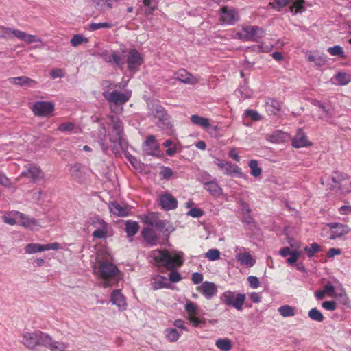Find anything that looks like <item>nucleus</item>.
I'll list each match as a JSON object with an SVG mask.
<instances>
[{
  "instance_id": "1",
  "label": "nucleus",
  "mask_w": 351,
  "mask_h": 351,
  "mask_svg": "<svg viewBox=\"0 0 351 351\" xmlns=\"http://www.w3.org/2000/svg\"><path fill=\"white\" fill-rule=\"evenodd\" d=\"M93 269L94 274L102 279L101 284L104 287L114 286L122 278L117 267L108 261H98Z\"/></svg>"
},
{
  "instance_id": "2",
  "label": "nucleus",
  "mask_w": 351,
  "mask_h": 351,
  "mask_svg": "<svg viewBox=\"0 0 351 351\" xmlns=\"http://www.w3.org/2000/svg\"><path fill=\"white\" fill-rule=\"evenodd\" d=\"M183 253L182 252H169L167 250H155L152 256L154 261L169 270H172L183 264Z\"/></svg>"
},
{
  "instance_id": "3",
  "label": "nucleus",
  "mask_w": 351,
  "mask_h": 351,
  "mask_svg": "<svg viewBox=\"0 0 351 351\" xmlns=\"http://www.w3.org/2000/svg\"><path fill=\"white\" fill-rule=\"evenodd\" d=\"M265 33V30L261 27L242 25L234 29L232 38L243 41L258 42Z\"/></svg>"
},
{
  "instance_id": "4",
  "label": "nucleus",
  "mask_w": 351,
  "mask_h": 351,
  "mask_svg": "<svg viewBox=\"0 0 351 351\" xmlns=\"http://www.w3.org/2000/svg\"><path fill=\"white\" fill-rule=\"evenodd\" d=\"M47 335L40 330H25L21 335V343L26 348L36 351L38 346H43Z\"/></svg>"
},
{
  "instance_id": "5",
  "label": "nucleus",
  "mask_w": 351,
  "mask_h": 351,
  "mask_svg": "<svg viewBox=\"0 0 351 351\" xmlns=\"http://www.w3.org/2000/svg\"><path fill=\"white\" fill-rule=\"evenodd\" d=\"M102 95L110 104L112 110L117 112L115 108L125 104L129 101L132 96V91L128 90L125 92H119L118 90H113L112 92L104 91Z\"/></svg>"
},
{
  "instance_id": "6",
  "label": "nucleus",
  "mask_w": 351,
  "mask_h": 351,
  "mask_svg": "<svg viewBox=\"0 0 351 351\" xmlns=\"http://www.w3.org/2000/svg\"><path fill=\"white\" fill-rule=\"evenodd\" d=\"M149 117L157 126L164 128L168 127L169 117L165 108L157 104H151L148 112Z\"/></svg>"
},
{
  "instance_id": "7",
  "label": "nucleus",
  "mask_w": 351,
  "mask_h": 351,
  "mask_svg": "<svg viewBox=\"0 0 351 351\" xmlns=\"http://www.w3.org/2000/svg\"><path fill=\"white\" fill-rule=\"evenodd\" d=\"M110 123L108 135L110 141L114 144H121L123 135V125L120 119L114 115L109 116Z\"/></svg>"
},
{
  "instance_id": "8",
  "label": "nucleus",
  "mask_w": 351,
  "mask_h": 351,
  "mask_svg": "<svg viewBox=\"0 0 351 351\" xmlns=\"http://www.w3.org/2000/svg\"><path fill=\"white\" fill-rule=\"evenodd\" d=\"M245 299V294L237 293L231 291H226L221 295V300L225 304L233 306L238 311L243 309Z\"/></svg>"
},
{
  "instance_id": "9",
  "label": "nucleus",
  "mask_w": 351,
  "mask_h": 351,
  "mask_svg": "<svg viewBox=\"0 0 351 351\" xmlns=\"http://www.w3.org/2000/svg\"><path fill=\"white\" fill-rule=\"evenodd\" d=\"M11 33L14 36H16L21 40L24 41L25 43L28 45L34 43L42 42L41 38L36 35L29 34L25 32H22L18 29L11 30L9 28H5L1 27V37H8Z\"/></svg>"
},
{
  "instance_id": "10",
  "label": "nucleus",
  "mask_w": 351,
  "mask_h": 351,
  "mask_svg": "<svg viewBox=\"0 0 351 351\" xmlns=\"http://www.w3.org/2000/svg\"><path fill=\"white\" fill-rule=\"evenodd\" d=\"M219 21L223 25H232L239 20L238 12L232 8L223 6L219 10Z\"/></svg>"
},
{
  "instance_id": "11",
  "label": "nucleus",
  "mask_w": 351,
  "mask_h": 351,
  "mask_svg": "<svg viewBox=\"0 0 351 351\" xmlns=\"http://www.w3.org/2000/svg\"><path fill=\"white\" fill-rule=\"evenodd\" d=\"M91 226L95 229L93 236L97 239H105L109 231V225L102 219L93 218L90 223Z\"/></svg>"
},
{
  "instance_id": "12",
  "label": "nucleus",
  "mask_w": 351,
  "mask_h": 351,
  "mask_svg": "<svg viewBox=\"0 0 351 351\" xmlns=\"http://www.w3.org/2000/svg\"><path fill=\"white\" fill-rule=\"evenodd\" d=\"M25 170L21 173V176L28 178L31 182L35 183L44 178V173L40 168L34 164L25 165Z\"/></svg>"
},
{
  "instance_id": "13",
  "label": "nucleus",
  "mask_w": 351,
  "mask_h": 351,
  "mask_svg": "<svg viewBox=\"0 0 351 351\" xmlns=\"http://www.w3.org/2000/svg\"><path fill=\"white\" fill-rule=\"evenodd\" d=\"M335 184H338L339 189L343 193L351 192V181L348 179L346 174L335 172L331 178Z\"/></svg>"
},
{
  "instance_id": "14",
  "label": "nucleus",
  "mask_w": 351,
  "mask_h": 351,
  "mask_svg": "<svg viewBox=\"0 0 351 351\" xmlns=\"http://www.w3.org/2000/svg\"><path fill=\"white\" fill-rule=\"evenodd\" d=\"M32 110L36 116L47 117L54 110V104L48 101H36L33 104Z\"/></svg>"
},
{
  "instance_id": "15",
  "label": "nucleus",
  "mask_w": 351,
  "mask_h": 351,
  "mask_svg": "<svg viewBox=\"0 0 351 351\" xmlns=\"http://www.w3.org/2000/svg\"><path fill=\"white\" fill-rule=\"evenodd\" d=\"M216 165L220 168L223 173L228 176H237L239 177H243V173L241 169L237 165H233L230 162H223L219 160H217L215 162Z\"/></svg>"
},
{
  "instance_id": "16",
  "label": "nucleus",
  "mask_w": 351,
  "mask_h": 351,
  "mask_svg": "<svg viewBox=\"0 0 351 351\" xmlns=\"http://www.w3.org/2000/svg\"><path fill=\"white\" fill-rule=\"evenodd\" d=\"M331 230L330 239L333 240L337 237H342L348 232H350V229L346 225L339 223H328L326 225Z\"/></svg>"
},
{
  "instance_id": "17",
  "label": "nucleus",
  "mask_w": 351,
  "mask_h": 351,
  "mask_svg": "<svg viewBox=\"0 0 351 351\" xmlns=\"http://www.w3.org/2000/svg\"><path fill=\"white\" fill-rule=\"evenodd\" d=\"M143 58L135 49H130L127 58L128 67L130 71L136 70L142 64Z\"/></svg>"
},
{
  "instance_id": "18",
  "label": "nucleus",
  "mask_w": 351,
  "mask_h": 351,
  "mask_svg": "<svg viewBox=\"0 0 351 351\" xmlns=\"http://www.w3.org/2000/svg\"><path fill=\"white\" fill-rule=\"evenodd\" d=\"M43 346L50 351H66L68 344L63 341H56L47 334Z\"/></svg>"
},
{
  "instance_id": "19",
  "label": "nucleus",
  "mask_w": 351,
  "mask_h": 351,
  "mask_svg": "<svg viewBox=\"0 0 351 351\" xmlns=\"http://www.w3.org/2000/svg\"><path fill=\"white\" fill-rule=\"evenodd\" d=\"M110 302L116 305L119 311H125L127 306L125 298L120 290H114L110 295Z\"/></svg>"
},
{
  "instance_id": "20",
  "label": "nucleus",
  "mask_w": 351,
  "mask_h": 351,
  "mask_svg": "<svg viewBox=\"0 0 351 351\" xmlns=\"http://www.w3.org/2000/svg\"><path fill=\"white\" fill-rule=\"evenodd\" d=\"M243 252H240L237 254L236 259L239 263V264L242 266H245L247 267H251L254 265L256 263V260L252 257V256L245 250V248H243Z\"/></svg>"
},
{
  "instance_id": "21",
  "label": "nucleus",
  "mask_w": 351,
  "mask_h": 351,
  "mask_svg": "<svg viewBox=\"0 0 351 351\" xmlns=\"http://www.w3.org/2000/svg\"><path fill=\"white\" fill-rule=\"evenodd\" d=\"M175 79L186 84H195L198 82V79L188 73L185 69H180L175 73Z\"/></svg>"
},
{
  "instance_id": "22",
  "label": "nucleus",
  "mask_w": 351,
  "mask_h": 351,
  "mask_svg": "<svg viewBox=\"0 0 351 351\" xmlns=\"http://www.w3.org/2000/svg\"><path fill=\"white\" fill-rule=\"evenodd\" d=\"M198 289L207 299L213 298L217 291L215 284L208 281L204 282Z\"/></svg>"
},
{
  "instance_id": "23",
  "label": "nucleus",
  "mask_w": 351,
  "mask_h": 351,
  "mask_svg": "<svg viewBox=\"0 0 351 351\" xmlns=\"http://www.w3.org/2000/svg\"><path fill=\"white\" fill-rule=\"evenodd\" d=\"M109 209L110 212L119 217H125L128 215L130 208L126 206H121L116 202H110Z\"/></svg>"
},
{
  "instance_id": "24",
  "label": "nucleus",
  "mask_w": 351,
  "mask_h": 351,
  "mask_svg": "<svg viewBox=\"0 0 351 351\" xmlns=\"http://www.w3.org/2000/svg\"><path fill=\"white\" fill-rule=\"evenodd\" d=\"M160 202L162 207L167 210H173L177 207V200L169 193L161 195Z\"/></svg>"
},
{
  "instance_id": "25",
  "label": "nucleus",
  "mask_w": 351,
  "mask_h": 351,
  "mask_svg": "<svg viewBox=\"0 0 351 351\" xmlns=\"http://www.w3.org/2000/svg\"><path fill=\"white\" fill-rule=\"evenodd\" d=\"M204 189L212 196L217 197L223 194L222 188L217 183L216 180L207 182L204 184Z\"/></svg>"
},
{
  "instance_id": "26",
  "label": "nucleus",
  "mask_w": 351,
  "mask_h": 351,
  "mask_svg": "<svg viewBox=\"0 0 351 351\" xmlns=\"http://www.w3.org/2000/svg\"><path fill=\"white\" fill-rule=\"evenodd\" d=\"M282 103L278 100L268 98L265 101L266 110L269 114H276L282 109Z\"/></svg>"
},
{
  "instance_id": "27",
  "label": "nucleus",
  "mask_w": 351,
  "mask_h": 351,
  "mask_svg": "<svg viewBox=\"0 0 351 351\" xmlns=\"http://www.w3.org/2000/svg\"><path fill=\"white\" fill-rule=\"evenodd\" d=\"M23 217V214L22 213L12 210L3 217V220L6 223L10 225L20 224L21 219Z\"/></svg>"
},
{
  "instance_id": "28",
  "label": "nucleus",
  "mask_w": 351,
  "mask_h": 351,
  "mask_svg": "<svg viewBox=\"0 0 351 351\" xmlns=\"http://www.w3.org/2000/svg\"><path fill=\"white\" fill-rule=\"evenodd\" d=\"M142 236L146 242L151 245H156L158 237L155 232L150 228H145L142 231Z\"/></svg>"
},
{
  "instance_id": "29",
  "label": "nucleus",
  "mask_w": 351,
  "mask_h": 351,
  "mask_svg": "<svg viewBox=\"0 0 351 351\" xmlns=\"http://www.w3.org/2000/svg\"><path fill=\"white\" fill-rule=\"evenodd\" d=\"M309 145L306 136L302 131L297 133L292 141V145L296 148L306 147Z\"/></svg>"
},
{
  "instance_id": "30",
  "label": "nucleus",
  "mask_w": 351,
  "mask_h": 351,
  "mask_svg": "<svg viewBox=\"0 0 351 351\" xmlns=\"http://www.w3.org/2000/svg\"><path fill=\"white\" fill-rule=\"evenodd\" d=\"M158 146L156 143L154 136L150 135L147 136L145 142V151L147 154L154 155L158 150Z\"/></svg>"
},
{
  "instance_id": "31",
  "label": "nucleus",
  "mask_w": 351,
  "mask_h": 351,
  "mask_svg": "<svg viewBox=\"0 0 351 351\" xmlns=\"http://www.w3.org/2000/svg\"><path fill=\"white\" fill-rule=\"evenodd\" d=\"M152 287L154 289H160L162 288H169L170 283L169 280L162 276H156L152 280Z\"/></svg>"
},
{
  "instance_id": "32",
  "label": "nucleus",
  "mask_w": 351,
  "mask_h": 351,
  "mask_svg": "<svg viewBox=\"0 0 351 351\" xmlns=\"http://www.w3.org/2000/svg\"><path fill=\"white\" fill-rule=\"evenodd\" d=\"M20 225L30 230H35L36 228L40 227L35 218L26 217L24 214L23 217L21 219Z\"/></svg>"
},
{
  "instance_id": "33",
  "label": "nucleus",
  "mask_w": 351,
  "mask_h": 351,
  "mask_svg": "<svg viewBox=\"0 0 351 351\" xmlns=\"http://www.w3.org/2000/svg\"><path fill=\"white\" fill-rule=\"evenodd\" d=\"M10 82L19 86L27 85L32 86L36 84V81L26 76H21L17 77H12Z\"/></svg>"
},
{
  "instance_id": "34",
  "label": "nucleus",
  "mask_w": 351,
  "mask_h": 351,
  "mask_svg": "<svg viewBox=\"0 0 351 351\" xmlns=\"http://www.w3.org/2000/svg\"><path fill=\"white\" fill-rule=\"evenodd\" d=\"M167 339L169 342H176L181 336V332L176 328H168L165 330Z\"/></svg>"
},
{
  "instance_id": "35",
  "label": "nucleus",
  "mask_w": 351,
  "mask_h": 351,
  "mask_svg": "<svg viewBox=\"0 0 351 351\" xmlns=\"http://www.w3.org/2000/svg\"><path fill=\"white\" fill-rule=\"evenodd\" d=\"M191 121L193 124L204 128H208L210 125V120L208 119L200 117L197 114L192 115L191 117Z\"/></svg>"
},
{
  "instance_id": "36",
  "label": "nucleus",
  "mask_w": 351,
  "mask_h": 351,
  "mask_svg": "<svg viewBox=\"0 0 351 351\" xmlns=\"http://www.w3.org/2000/svg\"><path fill=\"white\" fill-rule=\"evenodd\" d=\"M215 345L221 351H230L232 348V342L228 338L217 339Z\"/></svg>"
},
{
  "instance_id": "37",
  "label": "nucleus",
  "mask_w": 351,
  "mask_h": 351,
  "mask_svg": "<svg viewBox=\"0 0 351 351\" xmlns=\"http://www.w3.org/2000/svg\"><path fill=\"white\" fill-rule=\"evenodd\" d=\"M25 252L26 254H35L44 251V245L32 243L25 245Z\"/></svg>"
},
{
  "instance_id": "38",
  "label": "nucleus",
  "mask_w": 351,
  "mask_h": 351,
  "mask_svg": "<svg viewBox=\"0 0 351 351\" xmlns=\"http://www.w3.org/2000/svg\"><path fill=\"white\" fill-rule=\"evenodd\" d=\"M290 245H291V247L294 248V250H292V252L290 254V256L287 259V262L289 264L292 265V264H294L295 263H296V261H298V259L299 258V257L301 255V252L298 250V248L300 247L299 244L291 243Z\"/></svg>"
},
{
  "instance_id": "39",
  "label": "nucleus",
  "mask_w": 351,
  "mask_h": 351,
  "mask_svg": "<svg viewBox=\"0 0 351 351\" xmlns=\"http://www.w3.org/2000/svg\"><path fill=\"white\" fill-rule=\"evenodd\" d=\"M139 229V226L136 221H127L125 224V231L128 236L131 237L135 235Z\"/></svg>"
},
{
  "instance_id": "40",
  "label": "nucleus",
  "mask_w": 351,
  "mask_h": 351,
  "mask_svg": "<svg viewBox=\"0 0 351 351\" xmlns=\"http://www.w3.org/2000/svg\"><path fill=\"white\" fill-rule=\"evenodd\" d=\"M106 137V127L104 125H101L100 128L99 129L98 139H99V143L104 152H106L108 149V146L105 143Z\"/></svg>"
},
{
  "instance_id": "41",
  "label": "nucleus",
  "mask_w": 351,
  "mask_h": 351,
  "mask_svg": "<svg viewBox=\"0 0 351 351\" xmlns=\"http://www.w3.org/2000/svg\"><path fill=\"white\" fill-rule=\"evenodd\" d=\"M82 166L80 163H75L71 166L70 173L75 180H80L82 178Z\"/></svg>"
},
{
  "instance_id": "42",
  "label": "nucleus",
  "mask_w": 351,
  "mask_h": 351,
  "mask_svg": "<svg viewBox=\"0 0 351 351\" xmlns=\"http://www.w3.org/2000/svg\"><path fill=\"white\" fill-rule=\"evenodd\" d=\"M304 0H295L290 6V11L293 12L295 14L302 12L305 10L304 6Z\"/></svg>"
},
{
  "instance_id": "43",
  "label": "nucleus",
  "mask_w": 351,
  "mask_h": 351,
  "mask_svg": "<svg viewBox=\"0 0 351 351\" xmlns=\"http://www.w3.org/2000/svg\"><path fill=\"white\" fill-rule=\"evenodd\" d=\"M335 79L339 85L344 86L351 82V75L346 73L339 72L336 75Z\"/></svg>"
},
{
  "instance_id": "44",
  "label": "nucleus",
  "mask_w": 351,
  "mask_h": 351,
  "mask_svg": "<svg viewBox=\"0 0 351 351\" xmlns=\"http://www.w3.org/2000/svg\"><path fill=\"white\" fill-rule=\"evenodd\" d=\"M308 317L311 319L317 322H322L324 319L323 314L317 308H311L308 311Z\"/></svg>"
},
{
  "instance_id": "45",
  "label": "nucleus",
  "mask_w": 351,
  "mask_h": 351,
  "mask_svg": "<svg viewBox=\"0 0 351 351\" xmlns=\"http://www.w3.org/2000/svg\"><path fill=\"white\" fill-rule=\"evenodd\" d=\"M289 3V0H274L273 2H269L268 6L279 12Z\"/></svg>"
},
{
  "instance_id": "46",
  "label": "nucleus",
  "mask_w": 351,
  "mask_h": 351,
  "mask_svg": "<svg viewBox=\"0 0 351 351\" xmlns=\"http://www.w3.org/2000/svg\"><path fill=\"white\" fill-rule=\"evenodd\" d=\"M249 167L250 168V170H251V174L254 176V177H258L261 175L262 173V169L261 167H259L258 166V161L256 160H252L250 161L249 162Z\"/></svg>"
},
{
  "instance_id": "47",
  "label": "nucleus",
  "mask_w": 351,
  "mask_h": 351,
  "mask_svg": "<svg viewBox=\"0 0 351 351\" xmlns=\"http://www.w3.org/2000/svg\"><path fill=\"white\" fill-rule=\"evenodd\" d=\"M306 56L309 62H314L316 65L321 66L325 62V59L322 56H315L311 52H306Z\"/></svg>"
},
{
  "instance_id": "48",
  "label": "nucleus",
  "mask_w": 351,
  "mask_h": 351,
  "mask_svg": "<svg viewBox=\"0 0 351 351\" xmlns=\"http://www.w3.org/2000/svg\"><path fill=\"white\" fill-rule=\"evenodd\" d=\"M278 312L283 317H292L295 315V309L289 305H284L278 308Z\"/></svg>"
},
{
  "instance_id": "49",
  "label": "nucleus",
  "mask_w": 351,
  "mask_h": 351,
  "mask_svg": "<svg viewBox=\"0 0 351 351\" xmlns=\"http://www.w3.org/2000/svg\"><path fill=\"white\" fill-rule=\"evenodd\" d=\"M187 319L194 327H202L206 324V319L204 318H199L197 315L187 316Z\"/></svg>"
},
{
  "instance_id": "50",
  "label": "nucleus",
  "mask_w": 351,
  "mask_h": 351,
  "mask_svg": "<svg viewBox=\"0 0 351 351\" xmlns=\"http://www.w3.org/2000/svg\"><path fill=\"white\" fill-rule=\"evenodd\" d=\"M320 250L321 247L317 243H313L311 246H306L304 247V251L310 258L313 257L315 253L319 252Z\"/></svg>"
},
{
  "instance_id": "51",
  "label": "nucleus",
  "mask_w": 351,
  "mask_h": 351,
  "mask_svg": "<svg viewBox=\"0 0 351 351\" xmlns=\"http://www.w3.org/2000/svg\"><path fill=\"white\" fill-rule=\"evenodd\" d=\"M112 63H114L119 69H123L124 64L123 58L121 57V55L119 54L118 52L115 51H112Z\"/></svg>"
},
{
  "instance_id": "52",
  "label": "nucleus",
  "mask_w": 351,
  "mask_h": 351,
  "mask_svg": "<svg viewBox=\"0 0 351 351\" xmlns=\"http://www.w3.org/2000/svg\"><path fill=\"white\" fill-rule=\"evenodd\" d=\"M205 257L210 261L219 260L220 258V252L217 249H210L205 254Z\"/></svg>"
},
{
  "instance_id": "53",
  "label": "nucleus",
  "mask_w": 351,
  "mask_h": 351,
  "mask_svg": "<svg viewBox=\"0 0 351 351\" xmlns=\"http://www.w3.org/2000/svg\"><path fill=\"white\" fill-rule=\"evenodd\" d=\"M327 51L331 56H337L341 58L344 57L343 49L339 45H335L334 47H329Z\"/></svg>"
},
{
  "instance_id": "54",
  "label": "nucleus",
  "mask_w": 351,
  "mask_h": 351,
  "mask_svg": "<svg viewBox=\"0 0 351 351\" xmlns=\"http://www.w3.org/2000/svg\"><path fill=\"white\" fill-rule=\"evenodd\" d=\"M114 27V24L112 23H93L90 24V29L92 31H95L101 28H112Z\"/></svg>"
},
{
  "instance_id": "55",
  "label": "nucleus",
  "mask_w": 351,
  "mask_h": 351,
  "mask_svg": "<svg viewBox=\"0 0 351 351\" xmlns=\"http://www.w3.org/2000/svg\"><path fill=\"white\" fill-rule=\"evenodd\" d=\"M185 310L188 314V316H194L198 315L197 306L192 302H186L185 305Z\"/></svg>"
},
{
  "instance_id": "56",
  "label": "nucleus",
  "mask_w": 351,
  "mask_h": 351,
  "mask_svg": "<svg viewBox=\"0 0 351 351\" xmlns=\"http://www.w3.org/2000/svg\"><path fill=\"white\" fill-rule=\"evenodd\" d=\"M87 42H88V38H86L80 34L74 35L70 41L71 45L73 47H77L83 43H87Z\"/></svg>"
},
{
  "instance_id": "57",
  "label": "nucleus",
  "mask_w": 351,
  "mask_h": 351,
  "mask_svg": "<svg viewBox=\"0 0 351 351\" xmlns=\"http://www.w3.org/2000/svg\"><path fill=\"white\" fill-rule=\"evenodd\" d=\"M158 219V214L152 213L144 217V222L149 226H153L154 225L156 224V221Z\"/></svg>"
},
{
  "instance_id": "58",
  "label": "nucleus",
  "mask_w": 351,
  "mask_h": 351,
  "mask_svg": "<svg viewBox=\"0 0 351 351\" xmlns=\"http://www.w3.org/2000/svg\"><path fill=\"white\" fill-rule=\"evenodd\" d=\"M75 125L71 122L62 123L58 127V130L60 132H71L75 129Z\"/></svg>"
},
{
  "instance_id": "59",
  "label": "nucleus",
  "mask_w": 351,
  "mask_h": 351,
  "mask_svg": "<svg viewBox=\"0 0 351 351\" xmlns=\"http://www.w3.org/2000/svg\"><path fill=\"white\" fill-rule=\"evenodd\" d=\"M246 117H250L253 121H259L261 119V116L259 113L254 110H247L245 112Z\"/></svg>"
},
{
  "instance_id": "60",
  "label": "nucleus",
  "mask_w": 351,
  "mask_h": 351,
  "mask_svg": "<svg viewBox=\"0 0 351 351\" xmlns=\"http://www.w3.org/2000/svg\"><path fill=\"white\" fill-rule=\"evenodd\" d=\"M160 175L163 179H169L173 176V171L169 167H162Z\"/></svg>"
},
{
  "instance_id": "61",
  "label": "nucleus",
  "mask_w": 351,
  "mask_h": 351,
  "mask_svg": "<svg viewBox=\"0 0 351 351\" xmlns=\"http://www.w3.org/2000/svg\"><path fill=\"white\" fill-rule=\"evenodd\" d=\"M50 75L53 79L61 78L64 76V71L61 69H53L50 71Z\"/></svg>"
},
{
  "instance_id": "62",
  "label": "nucleus",
  "mask_w": 351,
  "mask_h": 351,
  "mask_svg": "<svg viewBox=\"0 0 351 351\" xmlns=\"http://www.w3.org/2000/svg\"><path fill=\"white\" fill-rule=\"evenodd\" d=\"M204 212L202 210L197 208H191L188 213L187 215L189 216H191L195 218L200 217L203 215Z\"/></svg>"
},
{
  "instance_id": "63",
  "label": "nucleus",
  "mask_w": 351,
  "mask_h": 351,
  "mask_svg": "<svg viewBox=\"0 0 351 351\" xmlns=\"http://www.w3.org/2000/svg\"><path fill=\"white\" fill-rule=\"evenodd\" d=\"M322 306L328 311H335L337 308V304L334 301H325L322 304Z\"/></svg>"
},
{
  "instance_id": "64",
  "label": "nucleus",
  "mask_w": 351,
  "mask_h": 351,
  "mask_svg": "<svg viewBox=\"0 0 351 351\" xmlns=\"http://www.w3.org/2000/svg\"><path fill=\"white\" fill-rule=\"evenodd\" d=\"M247 281L250 287L253 289H256L259 287L260 282L257 277L250 276L247 278Z\"/></svg>"
}]
</instances>
